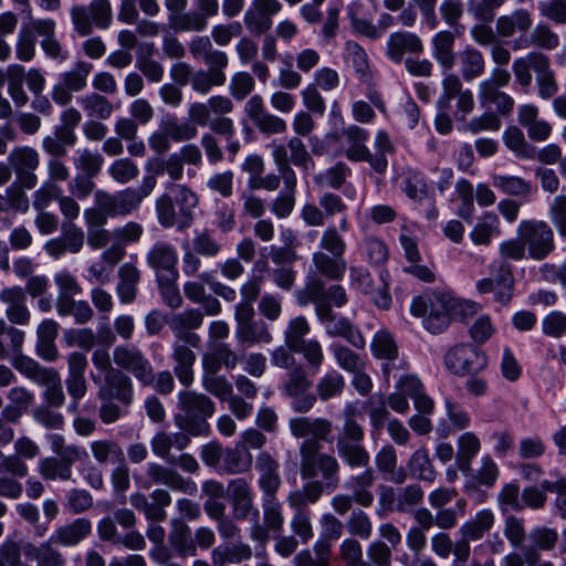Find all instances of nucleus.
<instances>
[{"instance_id": "obj_1", "label": "nucleus", "mask_w": 566, "mask_h": 566, "mask_svg": "<svg viewBox=\"0 0 566 566\" xmlns=\"http://www.w3.org/2000/svg\"><path fill=\"white\" fill-rule=\"evenodd\" d=\"M169 190L156 199L158 223L167 229L176 227L179 231L190 228L199 205L197 193L181 184L170 185Z\"/></svg>"}, {"instance_id": "obj_2", "label": "nucleus", "mask_w": 566, "mask_h": 566, "mask_svg": "<svg viewBox=\"0 0 566 566\" xmlns=\"http://www.w3.org/2000/svg\"><path fill=\"white\" fill-rule=\"evenodd\" d=\"M179 412L175 415V424L191 437H208L211 427L208 419L216 412L214 401L202 392L181 390L178 394Z\"/></svg>"}, {"instance_id": "obj_3", "label": "nucleus", "mask_w": 566, "mask_h": 566, "mask_svg": "<svg viewBox=\"0 0 566 566\" xmlns=\"http://www.w3.org/2000/svg\"><path fill=\"white\" fill-rule=\"evenodd\" d=\"M454 298L440 290H427L412 298L410 313L421 318L422 326L431 334L444 332L451 323Z\"/></svg>"}, {"instance_id": "obj_4", "label": "nucleus", "mask_w": 566, "mask_h": 566, "mask_svg": "<svg viewBox=\"0 0 566 566\" xmlns=\"http://www.w3.org/2000/svg\"><path fill=\"white\" fill-rule=\"evenodd\" d=\"M156 185L155 177L145 176L139 187H127L115 192L98 189L94 192V203L111 218L126 217L139 209L143 200L154 191Z\"/></svg>"}, {"instance_id": "obj_5", "label": "nucleus", "mask_w": 566, "mask_h": 566, "mask_svg": "<svg viewBox=\"0 0 566 566\" xmlns=\"http://www.w3.org/2000/svg\"><path fill=\"white\" fill-rule=\"evenodd\" d=\"M322 444L315 440L303 441L300 446V470L303 479L322 476L326 489L335 490L339 483L340 465L329 453L321 452Z\"/></svg>"}, {"instance_id": "obj_6", "label": "nucleus", "mask_w": 566, "mask_h": 566, "mask_svg": "<svg viewBox=\"0 0 566 566\" xmlns=\"http://www.w3.org/2000/svg\"><path fill=\"white\" fill-rule=\"evenodd\" d=\"M13 367L34 384L44 387L41 395L44 405L56 409L64 406L65 395L61 376L54 368L41 366L36 360L23 355L15 357Z\"/></svg>"}, {"instance_id": "obj_7", "label": "nucleus", "mask_w": 566, "mask_h": 566, "mask_svg": "<svg viewBox=\"0 0 566 566\" xmlns=\"http://www.w3.org/2000/svg\"><path fill=\"white\" fill-rule=\"evenodd\" d=\"M268 147L271 149L272 159L282 178L297 180L292 166L301 168L303 171L312 170L315 167L311 153L297 136L291 137L286 144L273 140Z\"/></svg>"}, {"instance_id": "obj_8", "label": "nucleus", "mask_w": 566, "mask_h": 566, "mask_svg": "<svg viewBox=\"0 0 566 566\" xmlns=\"http://www.w3.org/2000/svg\"><path fill=\"white\" fill-rule=\"evenodd\" d=\"M365 429L356 420L343 421L335 439L338 457L350 469H359L370 463V453L363 444Z\"/></svg>"}, {"instance_id": "obj_9", "label": "nucleus", "mask_w": 566, "mask_h": 566, "mask_svg": "<svg viewBox=\"0 0 566 566\" xmlns=\"http://www.w3.org/2000/svg\"><path fill=\"white\" fill-rule=\"evenodd\" d=\"M516 234L523 240L528 256L536 261L546 259L555 249L554 231L543 220H522L517 226Z\"/></svg>"}, {"instance_id": "obj_10", "label": "nucleus", "mask_w": 566, "mask_h": 566, "mask_svg": "<svg viewBox=\"0 0 566 566\" xmlns=\"http://www.w3.org/2000/svg\"><path fill=\"white\" fill-rule=\"evenodd\" d=\"M201 385L207 392L220 401H226L228 403L229 411L239 421L245 420L253 415V403L245 401V399L239 395H234L233 385L226 376H202Z\"/></svg>"}, {"instance_id": "obj_11", "label": "nucleus", "mask_w": 566, "mask_h": 566, "mask_svg": "<svg viewBox=\"0 0 566 566\" xmlns=\"http://www.w3.org/2000/svg\"><path fill=\"white\" fill-rule=\"evenodd\" d=\"M113 361L123 373L133 375L140 386H148L153 381V364L138 346H116L113 349Z\"/></svg>"}, {"instance_id": "obj_12", "label": "nucleus", "mask_w": 566, "mask_h": 566, "mask_svg": "<svg viewBox=\"0 0 566 566\" xmlns=\"http://www.w3.org/2000/svg\"><path fill=\"white\" fill-rule=\"evenodd\" d=\"M93 70V64L86 61H77L74 65L59 75V82L54 84L51 97L57 105L65 106L72 101V93L83 91L87 85V77Z\"/></svg>"}, {"instance_id": "obj_13", "label": "nucleus", "mask_w": 566, "mask_h": 566, "mask_svg": "<svg viewBox=\"0 0 566 566\" xmlns=\"http://www.w3.org/2000/svg\"><path fill=\"white\" fill-rule=\"evenodd\" d=\"M446 368L458 376L479 374L486 365V356L476 347L459 344L451 347L443 358Z\"/></svg>"}, {"instance_id": "obj_14", "label": "nucleus", "mask_w": 566, "mask_h": 566, "mask_svg": "<svg viewBox=\"0 0 566 566\" xmlns=\"http://www.w3.org/2000/svg\"><path fill=\"white\" fill-rule=\"evenodd\" d=\"M227 496L234 520L245 521L259 518L260 511L254 504V492L251 483L247 479H231L227 484Z\"/></svg>"}, {"instance_id": "obj_15", "label": "nucleus", "mask_w": 566, "mask_h": 566, "mask_svg": "<svg viewBox=\"0 0 566 566\" xmlns=\"http://www.w3.org/2000/svg\"><path fill=\"white\" fill-rule=\"evenodd\" d=\"M312 380L303 366L294 367L283 385L284 394L292 399L291 407L295 412H308L316 402L315 394L308 392Z\"/></svg>"}, {"instance_id": "obj_16", "label": "nucleus", "mask_w": 566, "mask_h": 566, "mask_svg": "<svg viewBox=\"0 0 566 566\" xmlns=\"http://www.w3.org/2000/svg\"><path fill=\"white\" fill-rule=\"evenodd\" d=\"M8 163L21 188L33 189L36 186L35 170L40 166V155L34 148L30 146L14 147L8 156Z\"/></svg>"}, {"instance_id": "obj_17", "label": "nucleus", "mask_w": 566, "mask_h": 566, "mask_svg": "<svg viewBox=\"0 0 566 566\" xmlns=\"http://www.w3.org/2000/svg\"><path fill=\"white\" fill-rule=\"evenodd\" d=\"M85 233L74 222H62L61 235L50 239L44 244V251L51 258L59 260L66 253L77 254L84 247Z\"/></svg>"}, {"instance_id": "obj_18", "label": "nucleus", "mask_w": 566, "mask_h": 566, "mask_svg": "<svg viewBox=\"0 0 566 566\" xmlns=\"http://www.w3.org/2000/svg\"><path fill=\"white\" fill-rule=\"evenodd\" d=\"M96 395L98 400H115L128 408L135 397L133 380L122 370L111 373L105 375V382L101 384Z\"/></svg>"}, {"instance_id": "obj_19", "label": "nucleus", "mask_w": 566, "mask_h": 566, "mask_svg": "<svg viewBox=\"0 0 566 566\" xmlns=\"http://www.w3.org/2000/svg\"><path fill=\"white\" fill-rule=\"evenodd\" d=\"M469 474L470 479L463 486L464 493L478 503L484 502L485 493L480 488L492 489L496 484L500 476L497 464L490 455H484L481 458V465L476 472Z\"/></svg>"}, {"instance_id": "obj_20", "label": "nucleus", "mask_w": 566, "mask_h": 566, "mask_svg": "<svg viewBox=\"0 0 566 566\" xmlns=\"http://www.w3.org/2000/svg\"><path fill=\"white\" fill-rule=\"evenodd\" d=\"M203 324V314L198 308H188L180 313H175L169 317L168 327L174 338L189 343L193 346L201 345V337L195 333Z\"/></svg>"}, {"instance_id": "obj_21", "label": "nucleus", "mask_w": 566, "mask_h": 566, "mask_svg": "<svg viewBox=\"0 0 566 566\" xmlns=\"http://www.w3.org/2000/svg\"><path fill=\"white\" fill-rule=\"evenodd\" d=\"M198 347L180 339H175L171 344L170 359L174 363L172 373L179 382L186 387H189L195 381L193 366L197 355L192 349Z\"/></svg>"}, {"instance_id": "obj_22", "label": "nucleus", "mask_w": 566, "mask_h": 566, "mask_svg": "<svg viewBox=\"0 0 566 566\" xmlns=\"http://www.w3.org/2000/svg\"><path fill=\"white\" fill-rule=\"evenodd\" d=\"M424 52V44L421 38L413 32L397 31L392 32L387 40L386 55L387 57L399 64L406 54L421 55Z\"/></svg>"}, {"instance_id": "obj_23", "label": "nucleus", "mask_w": 566, "mask_h": 566, "mask_svg": "<svg viewBox=\"0 0 566 566\" xmlns=\"http://www.w3.org/2000/svg\"><path fill=\"white\" fill-rule=\"evenodd\" d=\"M291 433L304 441L315 440L317 444L327 441L333 431L332 421L326 418L295 417L289 421Z\"/></svg>"}, {"instance_id": "obj_24", "label": "nucleus", "mask_w": 566, "mask_h": 566, "mask_svg": "<svg viewBox=\"0 0 566 566\" xmlns=\"http://www.w3.org/2000/svg\"><path fill=\"white\" fill-rule=\"evenodd\" d=\"M145 473L151 483L166 485L172 491L192 494L197 490L192 480L184 478L172 468L156 462L147 463Z\"/></svg>"}, {"instance_id": "obj_25", "label": "nucleus", "mask_w": 566, "mask_h": 566, "mask_svg": "<svg viewBox=\"0 0 566 566\" xmlns=\"http://www.w3.org/2000/svg\"><path fill=\"white\" fill-rule=\"evenodd\" d=\"M146 261L155 271L156 277L178 275V253L176 248L168 242H156L147 252Z\"/></svg>"}, {"instance_id": "obj_26", "label": "nucleus", "mask_w": 566, "mask_h": 566, "mask_svg": "<svg viewBox=\"0 0 566 566\" xmlns=\"http://www.w3.org/2000/svg\"><path fill=\"white\" fill-rule=\"evenodd\" d=\"M0 302L6 308V316L12 324L27 325L31 313L27 306V293L23 287L14 285L0 291Z\"/></svg>"}, {"instance_id": "obj_27", "label": "nucleus", "mask_w": 566, "mask_h": 566, "mask_svg": "<svg viewBox=\"0 0 566 566\" xmlns=\"http://www.w3.org/2000/svg\"><path fill=\"white\" fill-rule=\"evenodd\" d=\"M454 44L455 35L448 30L439 31L431 38V55L441 67L442 73L452 71L455 66Z\"/></svg>"}, {"instance_id": "obj_28", "label": "nucleus", "mask_w": 566, "mask_h": 566, "mask_svg": "<svg viewBox=\"0 0 566 566\" xmlns=\"http://www.w3.org/2000/svg\"><path fill=\"white\" fill-rule=\"evenodd\" d=\"M92 533V523L85 517H77L71 523L63 524L51 534V542L59 546L73 547L78 545Z\"/></svg>"}, {"instance_id": "obj_29", "label": "nucleus", "mask_w": 566, "mask_h": 566, "mask_svg": "<svg viewBox=\"0 0 566 566\" xmlns=\"http://www.w3.org/2000/svg\"><path fill=\"white\" fill-rule=\"evenodd\" d=\"M56 544L49 537L40 544L27 543L23 545L24 557L34 562L36 566H66L64 555L55 547Z\"/></svg>"}, {"instance_id": "obj_30", "label": "nucleus", "mask_w": 566, "mask_h": 566, "mask_svg": "<svg viewBox=\"0 0 566 566\" xmlns=\"http://www.w3.org/2000/svg\"><path fill=\"white\" fill-rule=\"evenodd\" d=\"M190 437L191 436L182 430L178 432L159 431L151 438V451L155 455L168 463L170 458L175 457V454L170 452L171 449L175 448L178 451L185 450L191 442Z\"/></svg>"}, {"instance_id": "obj_31", "label": "nucleus", "mask_w": 566, "mask_h": 566, "mask_svg": "<svg viewBox=\"0 0 566 566\" xmlns=\"http://www.w3.org/2000/svg\"><path fill=\"white\" fill-rule=\"evenodd\" d=\"M478 99L483 108H495L496 114L501 116H510L513 113L515 101L507 93L501 91L499 87L485 84L478 86Z\"/></svg>"}, {"instance_id": "obj_32", "label": "nucleus", "mask_w": 566, "mask_h": 566, "mask_svg": "<svg viewBox=\"0 0 566 566\" xmlns=\"http://www.w3.org/2000/svg\"><path fill=\"white\" fill-rule=\"evenodd\" d=\"M339 136L348 145L345 150V156L348 160L359 163L366 158L367 150L369 149L366 145L369 139V132L367 129L356 124H350L340 130Z\"/></svg>"}, {"instance_id": "obj_33", "label": "nucleus", "mask_w": 566, "mask_h": 566, "mask_svg": "<svg viewBox=\"0 0 566 566\" xmlns=\"http://www.w3.org/2000/svg\"><path fill=\"white\" fill-rule=\"evenodd\" d=\"M490 276L486 280H492L500 286L497 292V303L507 305L514 291V276L511 265L503 260H495L489 265Z\"/></svg>"}, {"instance_id": "obj_34", "label": "nucleus", "mask_w": 566, "mask_h": 566, "mask_svg": "<svg viewBox=\"0 0 566 566\" xmlns=\"http://www.w3.org/2000/svg\"><path fill=\"white\" fill-rule=\"evenodd\" d=\"M305 289L302 292L307 296V301L315 305V313L322 324L325 326L334 321L336 316L333 313L332 304H329L324 297V282L322 279L316 276L306 277Z\"/></svg>"}, {"instance_id": "obj_35", "label": "nucleus", "mask_w": 566, "mask_h": 566, "mask_svg": "<svg viewBox=\"0 0 566 566\" xmlns=\"http://www.w3.org/2000/svg\"><path fill=\"white\" fill-rule=\"evenodd\" d=\"M140 271L133 263H124L118 269L116 294L122 304H132L138 294Z\"/></svg>"}, {"instance_id": "obj_36", "label": "nucleus", "mask_w": 566, "mask_h": 566, "mask_svg": "<svg viewBox=\"0 0 566 566\" xmlns=\"http://www.w3.org/2000/svg\"><path fill=\"white\" fill-rule=\"evenodd\" d=\"M312 266L316 274L329 281H339L345 275L347 263L344 256L315 251L312 255Z\"/></svg>"}, {"instance_id": "obj_37", "label": "nucleus", "mask_w": 566, "mask_h": 566, "mask_svg": "<svg viewBox=\"0 0 566 566\" xmlns=\"http://www.w3.org/2000/svg\"><path fill=\"white\" fill-rule=\"evenodd\" d=\"M365 470L358 474L352 475L345 483L346 489L356 494V504L363 507H369L374 503V493L370 488L376 481L375 472L368 464L363 467Z\"/></svg>"}, {"instance_id": "obj_38", "label": "nucleus", "mask_w": 566, "mask_h": 566, "mask_svg": "<svg viewBox=\"0 0 566 566\" xmlns=\"http://www.w3.org/2000/svg\"><path fill=\"white\" fill-rule=\"evenodd\" d=\"M251 557L252 548L249 544L242 542L221 544L211 552L213 566L240 564L241 562L249 560Z\"/></svg>"}, {"instance_id": "obj_39", "label": "nucleus", "mask_w": 566, "mask_h": 566, "mask_svg": "<svg viewBox=\"0 0 566 566\" xmlns=\"http://www.w3.org/2000/svg\"><path fill=\"white\" fill-rule=\"evenodd\" d=\"M559 539L558 531L555 527L536 526L527 533L528 544L524 547L537 556V563L541 560V552H552L555 549Z\"/></svg>"}, {"instance_id": "obj_40", "label": "nucleus", "mask_w": 566, "mask_h": 566, "mask_svg": "<svg viewBox=\"0 0 566 566\" xmlns=\"http://www.w3.org/2000/svg\"><path fill=\"white\" fill-rule=\"evenodd\" d=\"M370 347L375 357L386 360L382 364V373L388 378L394 360L398 357V348L392 335L386 329L378 331L371 340Z\"/></svg>"}, {"instance_id": "obj_41", "label": "nucleus", "mask_w": 566, "mask_h": 566, "mask_svg": "<svg viewBox=\"0 0 566 566\" xmlns=\"http://www.w3.org/2000/svg\"><path fill=\"white\" fill-rule=\"evenodd\" d=\"M234 334L239 344L248 346L262 343L269 344L273 339L268 324L261 319H252L248 323L235 325Z\"/></svg>"}, {"instance_id": "obj_42", "label": "nucleus", "mask_w": 566, "mask_h": 566, "mask_svg": "<svg viewBox=\"0 0 566 566\" xmlns=\"http://www.w3.org/2000/svg\"><path fill=\"white\" fill-rule=\"evenodd\" d=\"M332 543L317 539L312 551L302 549L293 557V566H332Z\"/></svg>"}, {"instance_id": "obj_43", "label": "nucleus", "mask_w": 566, "mask_h": 566, "mask_svg": "<svg viewBox=\"0 0 566 566\" xmlns=\"http://www.w3.org/2000/svg\"><path fill=\"white\" fill-rule=\"evenodd\" d=\"M533 24L530 12L517 9L510 14L501 15L496 20V32L503 38H511L515 33H526Z\"/></svg>"}, {"instance_id": "obj_44", "label": "nucleus", "mask_w": 566, "mask_h": 566, "mask_svg": "<svg viewBox=\"0 0 566 566\" xmlns=\"http://www.w3.org/2000/svg\"><path fill=\"white\" fill-rule=\"evenodd\" d=\"M171 524L172 528L168 536L171 547L180 557L195 556L197 554V545L191 535L190 527L179 518H174Z\"/></svg>"}, {"instance_id": "obj_45", "label": "nucleus", "mask_w": 566, "mask_h": 566, "mask_svg": "<svg viewBox=\"0 0 566 566\" xmlns=\"http://www.w3.org/2000/svg\"><path fill=\"white\" fill-rule=\"evenodd\" d=\"M461 78L471 82L480 77L485 71L483 54L473 46H465L458 54Z\"/></svg>"}, {"instance_id": "obj_46", "label": "nucleus", "mask_w": 566, "mask_h": 566, "mask_svg": "<svg viewBox=\"0 0 566 566\" xmlns=\"http://www.w3.org/2000/svg\"><path fill=\"white\" fill-rule=\"evenodd\" d=\"M501 234L500 219L491 211H485L478 219L476 224L470 232V238L476 245H489L493 238Z\"/></svg>"}, {"instance_id": "obj_47", "label": "nucleus", "mask_w": 566, "mask_h": 566, "mask_svg": "<svg viewBox=\"0 0 566 566\" xmlns=\"http://www.w3.org/2000/svg\"><path fill=\"white\" fill-rule=\"evenodd\" d=\"M480 440L473 432H464L458 438L455 464L462 473L468 474L471 472L472 461L480 452Z\"/></svg>"}, {"instance_id": "obj_48", "label": "nucleus", "mask_w": 566, "mask_h": 566, "mask_svg": "<svg viewBox=\"0 0 566 566\" xmlns=\"http://www.w3.org/2000/svg\"><path fill=\"white\" fill-rule=\"evenodd\" d=\"M544 56L545 54L533 51L513 61L512 71L515 81L524 90L531 86L533 80L531 71L536 74L537 65L542 64Z\"/></svg>"}, {"instance_id": "obj_49", "label": "nucleus", "mask_w": 566, "mask_h": 566, "mask_svg": "<svg viewBox=\"0 0 566 566\" xmlns=\"http://www.w3.org/2000/svg\"><path fill=\"white\" fill-rule=\"evenodd\" d=\"M495 515L490 509L480 510L472 518L464 522L459 533L461 536L471 538L472 541L481 539L494 525Z\"/></svg>"}, {"instance_id": "obj_50", "label": "nucleus", "mask_w": 566, "mask_h": 566, "mask_svg": "<svg viewBox=\"0 0 566 566\" xmlns=\"http://www.w3.org/2000/svg\"><path fill=\"white\" fill-rule=\"evenodd\" d=\"M90 449L99 464H124L125 462L122 447L112 439L94 440L90 443Z\"/></svg>"}, {"instance_id": "obj_51", "label": "nucleus", "mask_w": 566, "mask_h": 566, "mask_svg": "<svg viewBox=\"0 0 566 566\" xmlns=\"http://www.w3.org/2000/svg\"><path fill=\"white\" fill-rule=\"evenodd\" d=\"M363 260L371 266H381L389 259V249L385 241L375 235H368L358 244Z\"/></svg>"}, {"instance_id": "obj_52", "label": "nucleus", "mask_w": 566, "mask_h": 566, "mask_svg": "<svg viewBox=\"0 0 566 566\" xmlns=\"http://www.w3.org/2000/svg\"><path fill=\"white\" fill-rule=\"evenodd\" d=\"M350 176V167L343 161H337L335 165L317 174L314 177V182L321 188L339 190L346 185Z\"/></svg>"}, {"instance_id": "obj_53", "label": "nucleus", "mask_w": 566, "mask_h": 566, "mask_svg": "<svg viewBox=\"0 0 566 566\" xmlns=\"http://www.w3.org/2000/svg\"><path fill=\"white\" fill-rule=\"evenodd\" d=\"M282 180L284 187L272 201L270 207L271 212L279 219H285L290 217L296 202L295 195L297 180H287V178H282Z\"/></svg>"}, {"instance_id": "obj_54", "label": "nucleus", "mask_w": 566, "mask_h": 566, "mask_svg": "<svg viewBox=\"0 0 566 566\" xmlns=\"http://www.w3.org/2000/svg\"><path fill=\"white\" fill-rule=\"evenodd\" d=\"M491 185L502 193L513 197H527L533 191L531 182L518 176L493 174Z\"/></svg>"}, {"instance_id": "obj_55", "label": "nucleus", "mask_w": 566, "mask_h": 566, "mask_svg": "<svg viewBox=\"0 0 566 566\" xmlns=\"http://www.w3.org/2000/svg\"><path fill=\"white\" fill-rule=\"evenodd\" d=\"M77 102L90 117L107 119L114 112V106L108 98L96 92H91L78 97Z\"/></svg>"}, {"instance_id": "obj_56", "label": "nucleus", "mask_w": 566, "mask_h": 566, "mask_svg": "<svg viewBox=\"0 0 566 566\" xmlns=\"http://www.w3.org/2000/svg\"><path fill=\"white\" fill-rule=\"evenodd\" d=\"M408 468L413 479L426 482H433L436 480L437 472L424 448H420L411 454Z\"/></svg>"}, {"instance_id": "obj_57", "label": "nucleus", "mask_w": 566, "mask_h": 566, "mask_svg": "<svg viewBox=\"0 0 566 566\" xmlns=\"http://www.w3.org/2000/svg\"><path fill=\"white\" fill-rule=\"evenodd\" d=\"M441 93L436 102L437 109L450 111L451 101L464 90L462 78L451 71L442 73Z\"/></svg>"}, {"instance_id": "obj_58", "label": "nucleus", "mask_w": 566, "mask_h": 566, "mask_svg": "<svg viewBox=\"0 0 566 566\" xmlns=\"http://www.w3.org/2000/svg\"><path fill=\"white\" fill-rule=\"evenodd\" d=\"M175 143L187 142L195 138L198 129L190 120H180L176 115L167 116L160 124Z\"/></svg>"}, {"instance_id": "obj_59", "label": "nucleus", "mask_w": 566, "mask_h": 566, "mask_svg": "<svg viewBox=\"0 0 566 566\" xmlns=\"http://www.w3.org/2000/svg\"><path fill=\"white\" fill-rule=\"evenodd\" d=\"M345 388V379L336 370L326 373L321 377L315 386L316 399L319 398L322 401L339 397Z\"/></svg>"}, {"instance_id": "obj_60", "label": "nucleus", "mask_w": 566, "mask_h": 566, "mask_svg": "<svg viewBox=\"0 0 566 566\" xmlns=\"http://www.w3.org/2000/svg\"><path fill=\"white\" fill-rule=\"evenodd\" d=\"M503 143L518 158L533 159L535 147L525 140L524 134L518 127H507L503 133Z\"/></svg>"}, {"instance_id": "obj_61", "label": "nucleus", "mask_w": 566, "mask_h": 566, "mask_svg": "<svg viewBox=\"0 0 566 566\" xmlns=\"http://www.w3.org/2000/svg\"><path fill=\"white\" fill-rule=\"evenodd\" d=\"M535 81L538 95L544 99L553 97L558 91L555 72L551 69V60L547 55L544 56L542 64L537 65Z\"/></svg>"}, {"instance_id": "obj_62", "label": "nucleus", "mask_w": 566, "mask_h": 566, "mask_svg": "<svg viewBox=\"0 0 566 566\" xmlns=\"http://www.w3.org/2000/svg\"><path fill=\"white\" fill-rule=\"evenodd\" d=\"M38 471L45 481H69L73 474L72 469L56 457L41 459L38 464Z\"/></svg>"}, {"instance_id": "obj_63", "label": "nucleus", "mask_w": 566, "mask_h": 566, "mask_svg": "<svg viewBox=\"0 0 566 566\" xmlns=\"http://www.w3.org/2000/svg\"><path fill=\"white\" fill-rule=\"evenodd\" d=\"M222 470L228 474H242L252 464V455L248 450L227 449L222 454Z\"/></svg>"}, {"instance_id": "obj_64", "label": "nucleus", "mask_w": 566, "mask_h": 566, "mask_svg": "<svg viewBox=\"0 0 566 566\" xmlns=\"http://www.w3.org/2000/svg\"><path fill=\"white\" fill-rule=\"evenodd\" d=\"M338 556L344 566H373L364 558L363 545L355 537H346L340 542Z\"/></svg>"}]
</instances>
